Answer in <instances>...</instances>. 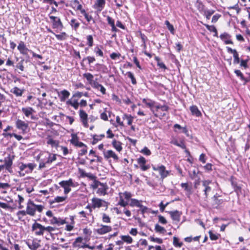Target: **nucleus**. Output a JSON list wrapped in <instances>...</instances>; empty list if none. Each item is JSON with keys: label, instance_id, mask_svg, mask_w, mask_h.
<instances>
[{"label": "nucleus", "instance_id": "1", "mask_svg": "<svg viewBox=\"0 0 250 250\" xmlns=\"http://www.w3.org/2000/svg\"><path fill=\"white\" fill-rule=\"evenodd\" d=\"M44 206L42 205H36L32 201L29 200L26 208V213L31 216H35L36 211L42 212L44 208Z\"/></svg>", "mask_w": 250, "mask_h": 250}, {"label": "nucleus", "instance_id": "2", "mask_svg": "<svg viewBox=\"0 0 250 250\" xmlns=\"http://www.w3.org/2000/svg\"><path fill=\"white\" fill-rule=\"evenodd\" d=\"M59 185L64 189V193L67 195L71 191L70 187L76 188L79 186V183L70 178L68 180H63L59 183Z\"/></svg>", "mask_w": 250, "mask_h": 250}, {"label": "nucleus", "instance_id": "3", "mask_svg": "<svg viewBox=\"0 0 250 250\" xmlns=\"http://www.w3.org/2000/svg\"><path fill=\"white\" fill-rule=\"evenodd\" d=\"M35 167L36 165L33 163L25 164L21 163L19 166V174L20 176H23L25 174L31 172Z\"/></svg>", "mask_w": 250, "mask_h": 250}, {"label": "nucleus", "instance_id": "4", "mask_svg": "<svg viewBox=\"0 0 250 250\" xmlns=\"http://www.w3.org/2000/svg\"><path fill=\"white\" fill-rule=\"evenodd\" d=\"M119 201L118 205L122 207H125L128 204V201L131 198L132 194L130 192L125 191L123 193H119Z\"/></svg>", "mask_w": 250, "mask_h": 250}, {"label": "nucleus", "instance_id": "5", "mask_svg": "<svg viewBox=\"0 0 250 250\" xmlns=\"http://www.w3.org/2000/svg\"><path fill=\"white\" fill-rule=\"evenodd\" d=\"M91 202L92 203L93 209L96 208H100L102 207H105V209H107L109 203L100 198L94 197L91 199Z\"/></svg>", "mask_w": 250, "mask_h": 250}, {"label": "nucleus", "instance_id": "6", "mask_svg": "<svg viewBox=\"0 0 250 250\" xmlns=\"http://www.w3.org/2000/svg\"><path fill=\"white\" fill-rule=\"evenodd\" d=\"M156 106V110H157V112H152L156 117L161 118L167 116L168 109V107L167 106L161 105L157 104Z\"/></svg>", "mask_w": 250, "mask_h": 250}, {"label": "nucleus", "instance_id": "7", "mask_svg": "<svg viewBox=\"0 0 250 250\" xmlns=\"http://www.w3.org/2000/svg\"><path fill=\"white\" fill-rule=\"evenodd\" d=\"M220 196L217 193L215 194L211 198L212 200V206L214 208H219L226 201L225 199L219 198Z\"/></svg>", "mask_w": 250, "mask_h": 250}, {"label": "nucleus", "instance_id": "8", "mask_svg": "<svg viewBox=\"0 0 250 250\" xmlns=\"http://www.w3.org/2000/svg\"><path fill=\"white\" fill-rule=\"evenodd\" d=\"M49 18L51 20L52 23V27L53 28L62 29L63 24L61 21L60 18L52 15H48Z\"/></svg>", "mask_w": 250, "mask_h": 250}, {"label": "nucleus", "instance_id": "9", "mask_svg": "<svg viewBox=\"0 0 250 250\" xmlns=\"http://www.w3.org/2000/svg\"><path fill=\"white\" fill-rule=\"evenodd\" d=\"M32 231L35 232L37 236L43 235L44 233V226L40 223L35 222L32 226Z\"/></svg>", "mask_w": 250, "mask_h": 250}, {"label": "nucleus", "instance_id": "10", "mask_svg": "<svg viewBox=\"0 0 250 250\" xmlns=\"http://www.w3.org/2000/svg\"><path fill=\"white\" fill-rule=\"evenodd\" d=\"M15 156L8 155L6 157H5L4 159V166H5V168L8 171H10V169L11 168V166L13 164V161L14 159Z\"/></svg>", "mask_w": 250, "mask_h": 250}, {"label": "nucleus", "instance_id": "11", "mask_svg": "<svg viewBox=\"0 0 250 250\" xmlns=\"http://www.w3.org/2000/svg\"><path fill=\"white\" fill-rule=\"evenodd\" d=\"M112 230V227L109 226L100 225L99 228L96 229L97 233L100 235H103L107 233Z\"/></svg>", "mask_w": 250, "mask_h": 250}, {"label": "nucleus", "instance_id": "12", "mask_svg": "<svg viewBox=\"0 0 250 250\" xmlns=\"http://www.w3.org/2000/svg\"><path fill=\"white\" fill-rule=\"evenodd\" d=\"M79 116L83 125L85 127H88L87 114L83 110L81 109L79 111Z\"/></svg>", "mask_w": 250, "mask_h": 250}, {"label": "nucleus", "instance_id": "13", "mask_svg": "<svg viewBox=\"0 0 250 250\" xmlns=\"http://www.w3.org/2000/svg\"><path fill=\"white\" fill-rule=\"evenodd\" d=\"M143 103L148 107H149L152 112H157V110H156L157 108H157L156 105L157 104V103H155L154 101H153L150 99H143Z\"/></svg>", "mask_w": 250, "mask_h": 250}, {"label": "nucleus", "instance_id": "14", "mask_svg": "<svg viewBox=\"0 0 250 250\" xmlns=\"http://www.w3.org/2000/svg\"><path fill=\"white\" fill-rule=\"evenodd\" d=\"M153 168L155 171H158L163 178L166 177L168 174V171L166 170L165 167L162 165L153 167Z\"/></svg>", "mask_w": 250, "mask_h": 250}, {"label": "nucleus", "instance_id": "15", "mask_svg": "<svg viewBox=\"0 0 250 250\" xmlns=\"http://www.w3.org/2000/svg\"><path fill=\"white\" fill-rule=\"evenodd\" d=\"M227 51L229 53L233 54L234 60H233V63L234 64H238L240 62V60L239 57V54L236 51V49H232L229 46L226 47Z\"/></svg>", "mask_w": 250, "mask_h": 250}, {"label": "nucleus", "instance_id": "16", "mask_svg": "<svg viewBox=\"0 0 250 250\" xmlns=\"http://www.w3.org/2000/svg\"><path fill=\"white\" fill-rule=\"evenodd\" d=\"M105 4V0H96L93 5V8L96 9L98 12H100L104 7Z\"/></svg>", "mask_w": 250, "mask_h": 250}, {"label": "nucleus", "instance_id": "17", "mask_svg": "<svg viewBox=\"0 0 250 250\" xmlns=\"http://www.w3.org/2000/svg\"><path fill=\"white\" fill-rule=\"evenodd\" d=\"M108 187L106 183H101V185L97 189L96 193L100 196H104L107 194Z\"/></svg>", "mask_w": 250, "mask_h": 250}, {"label": "nucleus", "instance_id": "18", "mask_svg": "<svg viewBox=\"0 0 250 250\" xmlns=\"http://www.w3.org/2000/svg\"><path fill=\"white\" fill-rule=\"evenodd\" d=\"M50 223L51 225H56L60 226L67 223V222H66L65 219L54 216L51 220H50Z\"/></svg>", "mask_w": 250, "mask_h": 250}, {"label": "nucleus", "instance_id": "19", "mask_svg": "<svg viewBox=\"0 0 250 250\" xmlns=\"http://www.w3.org/2000/svg\"><path fill=\"white\" fill-rule=\"evenodd\" d=\"M16 126L18 129L25 132L28 127V124L21 120L18 119L16 122Z\"/></svg>", "mask_w": 250, "mask_h": 250}, {"label": "nucleus", "instance_id": "20", "mask_svg": "<svg viewBox=\"0 0 250 250\" xmlns=\"http://www.w3.org/2000/svg\"><path fill=\"white\" fill-rule=\"evenodd\" d=\"M138 164L139 165L140 167L143 171H146L149 168L150 166L149 165H146V159L143 157H140L137 159Z\"/></svg>", "mask_w": 250, "mask_h": 250}, {"label": "nucleus", "instance_id": "21", "mask_svg": "<svg viewBox=\"0 0 250 250\" xmlns=\"http://www.w3.org/2000/svg\"><path fill=\"white\" fill-rule=\"evenodd\" d=\"M211 183L210 180H204L202 181V184L204 187L205 189H204V194L205 198H208V192H210L211 190V188L209 186V185Z\"/></svg>", "mask_w": 250, "mask_h": 250}, {"label": "nucleus", "instance_id": "22", "mask_svg": "<svg viewBox=\"0 0 250 250\" xmlns=\"http://www.w3.org/2000/svg\"><path fill=\"white\" fill-rule=\"evenodd\" d=\"M21 111L26 117H28L30 116H31V118L32 119L34 120L35 119L34 117L32 116L33 113L35 112V111L32 107H23L21 109Z\"/></svg>", "mask_w": 250, "mask_h": 250}, {"label": "nucleus", "instance_id": "23", "mask_svg": "<svg viewBox=\"0 0 250 250\" xmlns=\"http://www.w3.org/2000/svg\"><path fill=\"white\" fill-rule=\"evenodd\" d=\"M231 186L233 187L234 191L236 193L237 195L239 196L240 194L242 193V188L240 185H238L236 182L233 180L231 177L230 179Z\"/></svg>", "mask_w": 250, "mask_h": 250}, {"label": "nucleus", "instance_id": "24", "mask_svg": "<svg viewBox=\"0 0 250 250\" xmlns=\"http://www.w3.org/2000/svg\"><path fill=\"white\" fill-rule=\"evenodd\" d=\"M104 157L106 159L112 158L115 161H117L119 159L118 156L112 150H108L104 152Z\"/></svg>", "mask_w": 250, "mask_h": 250}, {"label": "nucleus", "instance_id": "25", "mask_svg": "<svg viewBox=\"0 0 250 250\" xmlns=\"http://www.w3.org/2000/svg\"><path fill=\"white\" fill-rule=\"evenodd\" d=\"M174 131L178 133H184L187 134L188 130L186 127H182L180 125L176 124L173 125Z\"/></svg>", "mask_w": 250, "mask_h": 250}, {"label": "nucleus", "instance_id": "26", "mask_svg": "<svg viewBox=\"0 0 250 250\" xmlns=\"http://www.w3.org/2000/svg\"><path fill=\"white\" fill-rule=\"evenodd\" d=\"M24 91V89H20L17 86L14 87L10 90V92L14 94L16 97L21 96Z\"/></svg>", "mask_w": 250, "mask_h": 250}, {"label": "nucleus", "instance_id": "27", "mask_svg": "<svg viewBox=\"0 0 250 250\" xmlns=\"http://www.w3.org/2000/svg\"><path fill=\"white\" fill-rule=\"evenodd\" d=\"M18 49L20 51L21 54L23 55H26L27 54V52H29L30 50L26 47L24 43L21 41L19 43V44L18 46Z\"/></svg>", "mask_w": 250, "mask_h": 250}, {"label": "nucleus", "instance_id": "28", "mask_svg": "<svg viewBox=\"0 0 250 250\" xmlns=\"http://www.w3.org/2000/svg\"><path fill=\"white\" fill-rule=\"evenodd\" d=\"M173 144L175 145L181 147L182 149H185V152L189 155V151L186 149V146L185 144L184 141L183 140H180V141L174 140L173 141Z\"/></svg>", "mask_w": 250, "mask_h": 250}, {"label": "nucleus", "instance_id": "29", "mask_svg": "<svg viewBox=\"0 0 250 250\" xmlns=\"http://www.w3.org/2000/svg\"><path fill=\"white\" fill-rule=\"evenodd\" d=\"M220 39L223 41L225 44H233V42L231 40H228L230 38V36L227 33H224L220 36Z\"/></svg>", "mask_w": 250, "mask_h": 250}, {"label": "nucleus", "instance_id": "30", "mask_svg": "<svg viewBox=\"0 0 250 250\" xmlns=\"http://www.w3.org/2000/svg\"><path fill=\"white\" fill-rule=\"evenodd\" d=\"M40 242V240L38 241L36 240H33L31 244L28 242H26V244L31 250H37V249L41 246Z\"/></svg>", "mask_w": 250, "mask_h": 250}, {"label": "nucleus", "instance_id": "31", "mask_svg": "<svg viewBox=\"0 0 250 250\" xmlns=\"http://www.w3.org/2000/svg\"><path fill=\"white\" fill-rule=\"evenodd\" d=\"M80 13L84 17L86 21L88 23H90V21H92L93 23L95 22V20L92 16L87 13L84 9L83 10H81Z\"/></svg>", "mask_w": 250, "mask_h": 250}, {"label": "nucleus", "instance_id": "32", "mask_svg": "<svg viewBox=\"0 0 250 250\" xmlns=\"http://www.w3.org/2000/svg\"><path fill=\"white\" fill-rule=\"evenodd\" d=\"M95 67L97 71L102 72L104 73H106L108 71L107 66L104 64L97 63L95 64Z\"/></svg>", "mask_w": 250, "mask_h": 250}, {"label": "nucleus", "instance_id": "33", "mask_svg": "<svg viewBox=\"0 0 250 250\" xmlns=\"http://www.w3.org/2000/svg\"><path fill=\"white\" fill-rule=\"evenodd\" d=\"M189 109L191 112L192 115H195L198 117L201 116V112L198 109L196 105H192L190 106Z\"/></svg>", "mask_w": 250, "mask_h": 250}, {"label": "nucleus", "instance_id": "34", "mask_svg": "<svg viewBox=\"0 0 250 250\" xmlns=\"http://www.w3.org/2000/svg\"><path fill=\"white\" fill-rule=\"evenodd\" d=\"M60 96V100L61 102H64L67 98L70 96V93L66 90H63L59 93V96Z\"/></svg>", "mask_w": 250, "mask_h": 250}, {"label": "nucleus", "instance_id": "35", "mask_svg": "<svg viewBox=\"0 0 250 250\" xmlns=\"http://www.w3.org/2000/svg\"><path fill=\"white\" fill-rule=\"evenodd\" d=\"M71 4L73 8L75 9L76 11L79 10L81 12V10H83V8L82 5L79 3L78 0H74L72 1Z\"/></svg>", "mask_w": 250, "mask_h": 250}, {"label": "nucleus", "instance_id": "36", "mask_svg": "<svg viewBox=\"0 0 250 250\" xmlns=\"http://www.w3.org/2000/svg\"><path fill=\"white\" fill-rule=\"evenodd\" d=\"M67 199V196H56L54 199L50 201V204H53L55 203H60L64 202Z\"/></svg>", "mask_w": 250, "mask_h": 250}, {"label": "nucleus", "instance_id": "37", "mask_svg": "<svg viewBox=\"0 0 250 250\" xmlns=\"http://www.w3.org/2000/svg\"><path fill=\"white\" fill-rule=\"evenodd\" d=\"M66 104L70 105L73 107L75 109H77L79 106V103L78 102V100H68L66 101Z\"/></svg>", "mask_w": 250, "mask_h": 250}, {"label": "nucleus", "instance_id": "38", "mask_svg": "<svg viewBox=\"0 0 250 250\" xmlns=\"http://www.w3.org/2000/svg\"><path fill=\"white\" fill-rule=\"evenodd\" d=\"M112 145L117 151L119 152L122 151L123 147L122 146V143L120 142L114 140L112 142Z\"/></svg>", "mask_w": 250, "mask_h": 250}, {"label": "nucleus", "instance_id": "39", "mask_svg": "<svg viewBox=\"0 0 250 250\" xmlns=\"http://www.w3.org/2000/svg\"><path fill=\"white\" fill-rule=\"evenodd\" d=\"M69 23L71 27L75 30H77V29L79 27L80 24L78 20L74 18L71 20L69 22Z\"/></svg>", "mask_w": 250, "mask_h": 250}, {"label": "nucleus", "instance_id": "40", "mask_svg": "<svg viewBox=\"0 0 250 250\" xmlns=\"http://www.w3.org/2000/svg\"><path fill=\"white\" fill-rule=\"evenodd\" d=\"M129 205L131 207H142L141 201L138 200L136 199H131L130 202L129 203Z\"/></svg>", "mask_w": 250, "mask_h": 250}, {"label": "nucleus", "instance_id": "41", "mask_svg": "<svg viewBox=\"0 0 250 250\" xmlns=\"http://www.w3.org/2000/svg\"><path fill=\"white\" fill-rule=\"evenodd\" d=\"M205 26L208 30H209L210 32L214 33V34L213 35L214 37H218V33L217 29L214 25H209L208 24H205Z\"/></svg>", "mask_w": 250, "mask_h": 250}, {"label": "nucleus", "instance_id": "42", "mask_svg": "<svg viewBox=\"0 0 250 250\" xmlns=\"http://www.w3.org/2000/svg\"><path fill=\"white\" fill-rule=\"evenodd\" d=\"M123 119L124 120H126L127 121V124L129 125H132L133 122V118L130 115H128L126 114H124L123 116Z\"/></svg>", "mask_w": 250, "mask_h": 250}, {"label": "nucleus", "instance_id": "43", "mask_svg": "<svg viewBox=\"0 0 250 250\" xmlns=\"http://www.w3.org/2000/svg\"><path fill=\"white\" fill-rule=\"evenodd\" d=\"M83 76L84 78H85L87 81L89 82L90 84L94 81L93 78L94 76L92 74L90 73H86L83 74Z\"/></svg>", "mask_w": 250, "mask_h": 250}, {"label": "nucleus", "instance_id": "44", "mask_svg": "<svg viewBox=\"0 0 250 250\" xmlns=\"http://www.w3.org/2000/svg\"><path fill=\"white\" fill-rule=\"evenodd\" d=\"M121 238L124 242H126L127 244H131L132 241V238L129 235H121Z\"/></svg>", "mask_w": 250, "mask_h": 250}, {"label": "nucleus", "instance_id": "45", "mask_svg": "<svg viewBox=\"0 0 250 250\" xmlns=\"http://www.w3.org/2000/svg\"><path fill=\"white\" fill-rule=\"evenodd\" d=\"M181 214L182 212L177 210L173 211V220L179 221Z\"/></svg>", "mask_w": 250, "mask_h": 250}, {"label": "nucleus", "instance_id": "46", "mask_svg": "<svg viewBox=\"0 0 250 250\" xmlns=\"http://www.w3.org/2000/svg\"><path fill=\"white\" fill-rule=\"evenodd\" d=\"M47 144L51 146L57 147L59 146L58 141L53 140L52 138H49L47 141Z\"/></svg>", "mask_w": 250, "mask_h": 250}, {"label": "nucleus", "instance_id": "47", "mask_svg": "<svg viewBox=\"0 0 250 250\" xmlns=\"http://www.w3.org/2000/svg\"><path fill=\"white\" fill-rule=\"evenodd\" d=\"M56 38L60 41L65 40L66 39L67 36L65 32H62L61 34L55 35Z\"/></svg>", "mask_w": 250, "mask_h": 250}, {"label": "nucleus", "instance_id": "48", "mask_svg": "<svg viewBox=\"0 0 250 250\" xmlns=\"http://www.w3.org/2000/svg\"><path fill=\"white\" fill-rule=\"evenodd\" d=\"M173 244L176 247H181L183 244L182 242H179V240L178 238L174 237L173 238Z\"/></svg>", "mask_w": 250, "mask_h": 250}, {"label": "nucleus", "instance_id": "49", "mask_svg": "<svg viewBox=\"0 0 250 250\" xmlns=\"http://www.w3.org/2000/svg\"><path fill=\"white\" fill-rule=\"evenodd\" d=\"M155 229L156 232L161 233H165L166 231L165 228L163 227H161L158 224H156L155 227Z\"/></svg>", "mask_w": 250, "mask_h": 250}, {"label": "nucleus", "instance_id": "50", "mask_svg": "<svg viewBox=\"0 0 250 250\" xmlns=\"http://www.w3.org/2000/svg\"><path fill=\"white\" fill-rule=\"evenodd\" d=\"M208 233L209 238L211 240H216L218 239L219 237L220 236V234H214L211 230H209Z\"/></svg>", "mask_w": 250, "mask_h": 250}, {"label": "nucleus", "instance_id": "51", "mask_svg": "<svg viewBox=\"0 0 250 250\" xmlns=\"http://www.w3.org/2000/svg\"><path fill=\"white\" fill-rule=\"evenodd\" d=\"M71 139L70 140V142L72 144L75 146L79 142V139L77 136L76 134H72L71 135Z\"/></svg>", "mask_w": 250, "mask_h": 250}, {"label": "nucleus", "instance_id": "52", "mask_svg": "<svg viewBox=\"0 0 250 250\" xmlns=\"http://www.w3.org/2000/svg\"><path fill=\"white\" fill-rule=\"evenodd\" d=\"M126 75H127V77L131 79V83H132L133 84H136V79H135V77L134 76L132 72H131L130 71L127 72L126 73Z\"/></svg>", "mask_w": 250, "mask_h": 250}, {"label": "nucleus", "instance_id": "53", "mask_svg": "<svg viewBox=\"0 0 250 250\" xmlns=\"http://www.w3.org/2000/svg\"><path fill=\"white\" fill-rule=\"evenodd\" d=\"M94 52L97 56H100L101 57L104 56L103 52L98 46L94 48Z\"/></svg>", "mask_w": 250, "mask_h": 250}, {"label": "nucleus", "instance_id": "54", "mask_svg": "<svg viewBox=\"0 0 250 250\" xmlns=\"http://www.w3.org/2000/svg\"><path fill=\"white\" fill-rule=\"evenodd\" d=\"M102 221L104 223H108L110 222V218L105 213L102 214Z\"/></svg>", "mask_w": 250, "mask_h": 250}, {"label": "nucleus", "instance_id": "55", "mask_svg": "<svg viewBox=\"0 0 250 250\" xmlns=\"http://www.w3.org/2000/svg\"><path fill=\"white\" fill-rule=\"evenodd\" d=\"M101 182L95 179L93 184L91 185V187L93 189H98L99 187L101 185Z\"/></svg>", "mask_w": 250, "mask_h": 250}, {"label": "nucleus", "instance_id": "56", "mask_svg": "<svg viewBox=\"0 0 250 250\" xmlns=\"http://www.w3.org/2000/svg\"><path fill=\"white\" fill-rule=\"evenodd\" d=\"M3 135L6 137V136H14L16 139H17L18 141H20L22 139V137L21 136V135H17L16 134H15V133H13V134H10V133H7V134H5V133H3Z\"/></svg>", "mask_w": 250, "mask_h": 250}, {"label": "nucleus", "instance_id": "57", "mask_svg": "<svg viewBox=\"0 0 250 250\" xmlns=\"http://www.w3.org/2000/svg\"><path fill=\"white\" fill-rule=\"evenodd\" d=\"M86 39L87 41V44L88 45L89 47H91L93 45V39L92 35H88L86 37Z\"/></svg>", "mask_w": 250, "mask_h": 250}, {"label": "nucleus", "instance_id": "58", "mask_svg": "<svg viewBox=\"0 0 250 250\" xmlns=\"http://www.w3.org/2000/svg\"><path fill=\"white\" fill-rule=\"evenodd\" d=\"M27 214L26 210H20L17 213V215L18 217V219L19 220H21L22 217L25 215H26Z\"/></svg>", "mask_w": 250, "mask_h": 250}, {"label": "nucleus", "instance_id": "59", "mask_svg": "<svg viewBox=\"0 0 250 250\" xmlns=\"http://www.w3.org/2000/svg\"><path fill=\"white\" fill-rule=\"evenodd\" d=\"M214 11L213 10H208L205 11V14L206 18L209 20L211 16L214 13Z\"/></svg>", "mask_w": 250, "mask_h": 250}, {"label": "nucleus", "instance_id": "60", "mask_svg": "<svg viewBox=\"0 0 250 250\" xmlns=\"http://www.w3.org/2000/svg\"><path fill=\"white\" fill-rule=\"evenodd\" d=\"M56 160V155L50 154L46 163H51L52 162L55 161Z\"/></svg>", "mask_w": 250, "mask_h": 250}, {"label": "nucleus", "instance_id": "61", "mask_svg": "<svg viewBox=\"0 0 250 250\" xmlns=\"http://www.w3.org/2000/svg\"><path fill=\"white\" fill-rule=\"evenodd\" d=\"M87 60L89 64L95 61L96 59L93 56H87L86 58H83V61Z\"/></svg>", "mask_w": 250, "mask_h": 250}, {"label": "nucleus", "instance_id": "62", "mask_svg": "<svg viewBox=\"0 0 250 250\" xmlns=\"http://www.w3.org/2000/svg\"><path fill=\"white\" fill-rule=\"evenodd\" d=\"M90 85L94 88L97 89H99L100 87L102 85L96 81H93Z\"/></svg>", "mask_w": 250, "mask_h": 250}, {"label": "nucleus", "instance_id": "63", "mask_svg": "<svg viewBox=\"0 0 250 250\" xmlns=\"http://www.w3.org/2000/svg\"><path fill=\"white\" fill-rule=\"evenodd\" d=\"M121 55L120 53H112L110 55V58L112 60H116L117 58L119 59L121 57Z\"/></svg>", "mask_w": 250, "mask_h": 250}, {"label": "nucleus", "instance_id": "64", "mask_svg": "<svg viewBox=\"0 0 250 250\" xmlns=\"http://www.w3.org/2000/svg\"><path fill=\"white\" fill-rule=\"evenodd\" d=\"M181 187L184 188L185 190L189 193L191 192V188L188 187L187 183H182L181 184Z\"/></svg>", "mask_w": 250, "mask_h": 250}]
</instances>
